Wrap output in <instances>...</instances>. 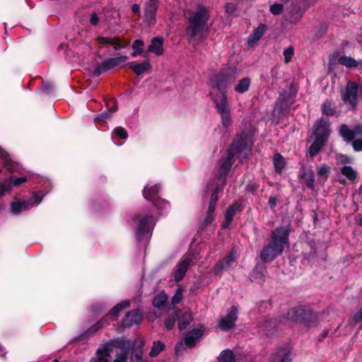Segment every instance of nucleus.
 <instances>
[{
  "label": "nucleus",
  "instance_id": "obj_1",
  "mask_svg": "<svg viewBox=\"0 0 362 362\" xmlns=\"http://www.w3.org/2000/svg\"><path fill=\"white\" fill-rule=\"evenodd\" d=\"M252 145L253 140L251 135L245 132L237 134L226 149V156L221 157L218 161L219 168L216 175V179L218 181H222L223 185H225L226 177L235 163V156L239 158L243 153L239 159V163L242 164L244 159L249 158Z\"/></svg>",
  "mask_w": 362,
  "mask_h": 362
},
{
  "label": "nucleus",
  "instance_id": "obj_2",
  "mask_svg": "<svg viewBox=\"0 0 362 362\" xmlns=\"http://www.w3.org/2000/svg\"><path fill=\"white\" fill-rule=\"evenodd\" d=\"M187 19L188 25L185 32L190 38H194L209 29L208 21L210 19V12L204 5L199 4L196 11H189Z\"/></svg>",
  "mask_w": 362,
  "mask_h": 362
},
{
  "label": "nucleus",
  "instance_id": "obj_3",
  "mask_svg": "<svg viewBox=\"0 0 362 362\" xmlns=\"http://www.w3.org/2000/svg\"><path fill=\"white\" fill-rule=\"evenodd\" d=\"M331 134L329 124L325 119L321 118L317 119L313 127V136L314 141L309 148V155L314 158L319 153L327 142Z\"/></svg>",
  "mask_w": 362,
  "mask_h": 362
},
{
  "label": "nucleus",
  "instance_id": "obj_4",
  "mask_svg": "<svg viewBox=\"0 0 362 362\" xmlns=\"http://www.w3.org/2000/svg\"><path fill=\"white\" fill-rule=\"evenodd\" d=\"M287 316L289 320L303 323L308 327H315L317 324V314L312 309L305 305L289 309Z\"/></svg>",
  "mask_w": 362,
  "mask_h": 362
},
{
  "label": "nucleus",
  "instance_id": "obj_5",
  "mask_svg": "<svg viewBox=\"0 0 362 362\" xmlns=\"http://www.w3.org/2000/svg\"><path fill=\"white\" fill-rule=\"evenodd\" d=\"M236 79L235 71L231 69H223L211 78L212 88L219 92H226Z\"/></svg>",
  "mask_w": 362,
  "mask_h": 362
},
{
  "label": "nucleus",
  "instance_id": "obj_6",
  "mask_svg": "<svg viewBox=\"0 0 362 362\" xmlns=\"http://www.w3.org/2000/svg\"><path fill=\"white\" fill-rule=\"evenodd\" d=\"M291 232L290 226H281L272 230L269 240L273 244L284 250L285 246L289 243V235Z\"/></svg>",
  "mask_w": 362,
  "mask_h": 362
},
{
  "label": "nucleus",
  "instance_id": "obj_7",
  "mask_svg": "<svg viewBox=\"0 0 362 362\" xmlns=\"http://www.w3.org/2000/svg\"><path fill=\"white\" fill-rule=\"evenodd\" d=\"M127 59V56H120L117 57H110L101 63H97L95 68L92 71V76L99 77L103 72L119 66L120 64L125 62Z\"/></svg>",
  "mask_w": 362,
  "mask_h": 362
},
{
  "label": "nucleus",
  "instance_id": "obj_8",
  "mask_svg": "<svg viewBox=\"0 0 362 362\" xmlns=\"http://www.w3.org/2000/svg\"><path fill=\"white\" fill-rule=\"evenodd\" d=\"M296 96V91L293 90L280 94L275 104V108L279 115H284L290 109L295 102Z\"/></svg>",
  "mask_w": 362,
  "mask_h": 362
},
{
  "label": "nucleus",
  "instance_id": "obj_9",
  "mask_svg": "<svg viewBox=\"0 0 362 362\" xmlns=\"http://www.w3.org/2000/svg\"><path fill=\"white\" fill-rule=\"evenodd\" d=\"M283 251L276 244H273L269 240L261 250L259 257L263 263H270L277 257L281 255Z\"/></svg>",
  "mask_w": 362,
  "mask_h": 362
},
{
  "label": "nucleus",
  "instance_id": "obj_10",
  "mask_svg": "<svg viewBox=\"0 0 362 362\" xmlns=\"http://www.w3.org/2000/svg\"><path fill=\"white\" fill-rule=\"evenodd\" d=\"M159 7V0H148L145 4L144 20L149 28L153 27L156 23V16Z\"/></svg>",
  "mask_w": 362,
  "mask_h": 362
},
{
  "label": "nucleus",
  "instance_id": "obj_11",
  "mask_svg": "<svg viewBox=\"0 0 362 362\" xmlns=\"http://www.w3.org/2000/svg\"><path fill=\"white\" fill-rule=\"evenodd\" d=\"M159 190L160 186L158 185L149 187H146L143 190V196L146 199L151 202L154 206L161 209L165 206L166 202L158 196Z\"/></svg>",
  "mask_w": 362,
  "mask_h": 362
},
{
  "label": "nucleus",
  "instance_id": "obj_12",
  "mask_svg": "<svg viewBox=\"0 0 362 362\" xmlns=\"http://www.w3.org/2000/svg\"><path fill=\"white\" fill-rule=\"evenodd\" d=\"M358 86L356 83L349 81L346 86L345 90L341 93V99L346 103H349L354 109L358 105Z\"/></svg>",
  "mask_w": 362,
  "mask_h": 362
},
{
  "label": "nucleus",
  "instance_id": "obj_13",
  "mask_svg": "<svg viewBox=\"0 0 362 362\" xmlns=\"http://www.w3.org/2000/svg\"><path fill=\"white\" fill-rule=\"evenodd\" d=\"M238 309L235 305L230 307L227 310L226 315L218 322V327L221 330L228 332L235 326L238 320Z\"/></svg>",
  "mask_w": 362,
  "mask_h": 362
},
{
  "label": "nucleus",
  "instance_id": "obj_14",
  "mask_svg": "<svg viewBox=\"0 0 362 362\" xmlns=\"http://www.w3.org/2000/svg\"><path fill=\"white\" fill-rule=\"evenodd\" d=\"M142 320L141 311L136 308L128 311L123 317L120 324L118 326L119 328H130L133 325H139Z\"/></svg>",
  "mask_w": 362,
  "mask_h": 362
},
{
  "label": "nucleus",
  "instance_id": "obj_15",
  "mask_svg": "<svg viewBox=\"0 0 362 362\" xmlns=\"http://www.w3.org/2000/svg\"><path fill=\"white\" fill-rule=\"evenodd\" d=\"M153 218L152 215H146L139 219L136 233V238L138 242H142L148 239L151 230L149 223Z\"/></svg>",
  "mask_w": 362,
  "mask_h": 362
},
{
  "label": "nucleus",
  "instance_id": "obj_16",
  "mask_svg": "<svg viewBox=\"0 0 362 362\" xmlns=\"http://www.w3.org/2000/svg\"><path fill=\"white\" fill-rule=\"evenodd\" d=\"M236 260L235 253L233 251L226 255L221 260L214 266L213 272L215 275L221 274L223 271L228 270Z\"/></svg>",
  "mask_w": 362,
  "mask_h": 362
},
{
  "label": "nucleus",
  "instance_id": "obj_17",
  "mask_svg": "<svg viewBox=\"0 0 362 362\" xmlns=\"http://www.w3.org/2000/svg\"><path fill=\"white\" fill-rule=\"evenodd\" d=\"M292 352L288 346H279L272 354L269 362H292Z\"/></svg>",
  "mask_w": 362,
  "mask_h": 362
},
{
  "label": "nucleus",
  "instance_id": "obj_18",
  "mask_svg": "<svg viewBox=\"0 0 362 362\" xmlns=\"http://www.w3.org/2000/svg\"><path fill=\"white\" fill-rule=\"evenodd\" d=\"M96 40L100 44H103V45L109 44V45L113 46L114 49L116 51L126 48L130 44L129 40L122 39L119 37H115L110 39L107 37L98 36L96 38Z\"/></svg>",
  "mask_w": 362,
  "mask_h": 362
},
{
  "label": "nucleus",
  "instance_id": "obj_19",
  "mask_svg": "<svg viewBox=\"0 0 362 362\" xmlns=\"http://www.w3.org/2000/svg\"><path fill=\"white\" fill-rule=\"evenodd\" d=\"M107 110L95 116V119L101 124L105 123L112 114L117 110V103L115 98H111L106 102Z\"/></svg>",
  "mask_w": 362,
  "mask_h": 362
},
{
  "label": "nucleus",
  "instance_id": "obj_20",
  "mask_svg": "<svg viewBox=\"0 0 362 362\" xmlns=\"http://www.w3.org/2000/svg\"><path fill=\"white\" fill-rule=\"evenodd\" d=\"M191 262L192 259L189 258H185L180 261L177 265L176 270L174 272V280L175 282H180L183 279Z\"/></svg>",
  "mask_w": 362,
  "mask_h": 362
},
{
  "label": "nucleus",
  "instance_id": "obj_21",
  "mask_svg": "<svg viewBox=\"0 0 362 362\" xmlns=\"http://www.w3.org/2000/svg\"><path fill=\"white\" fill-rule=\"evenodd\" d=\"M217 112L220 114L221 118V123L223 127H228L231 122L230 120V111L228 102L223 104H218L216 107Z\"/></svg>",
  "mask_w": 362,
  "mask_h": 362
},
{
  "label": "nucleus",
  "instance_id": "obj_22",
  "mask_svg": "<svg viewBox=\"0 0 362 362\" xmlns=\"http://www.w3.org/2000/svg\"><path fill=\"white\" fill-rule=\"evenodd\" d=\"M164 40L162 37H155L151 40V44L148 47V51L160 56L163 53Z\"/></svg>",
  "mask_w": 362,
  "mask_h": 362
},
{
  "label": "nucleus",
  "instance_id": "obj_23",
  "mask_svg": "<svg viewBox=\"0 0 362 362\" xmlns=\"http://www.w3.org/2000/svg\"><path fill=\"white\" fill-rule=\"evenodd\" d=\"M128 67L132 69L137 76H140L145 71L151 69L152 66L148 61L142 63H136L135 62L127 64Z\"/></svg>",
  "mask_w": 362,
  "mask_h": 362
},
{
  "label": "nucleus",
  "instance_id": "obj_24",
  "mask_svg": "<svg viewBox=\"0 0 362 362\" xmlns=\"http://www.w3.org/2000/svg\"><path fill=\"white\" fill-rule=\"evenodd\" d=\"M29 202L26 201H17L12 202L11 204V212L14 215H19L22 211L30 209Z\"/></svg>",
  "mask_w": 362,
  "mask_h": 362
},
{
  "label": "nucleus",
  "instance_id": "obj_25",
  "mask_svg": "<svg viewBox=\"0 0 362 362\" xmlns=\"http://www.w3.org/2000/svg\"><path fill=\"white\" fill-rule=\"evenodd\" d=\"M339 135L343 138L344 141L346 143L352 142L356 137L354 129H350L349 126L346 124L341 125L339 129Z\"/></svg>",
  "mask_w": 362,
  "mask_h": 362
},
{
  "label": "nucleus",
  "instance_id": "obj_26",
  "mask_svg": "<svg viewBox=\"0 0 362 362\" xmlns=\"http://www.w3.org/2000/svg\"><path fill=\"white\" fill-rule=\"evenodd\" d=\"M268 27L266 24L260 23L252 32V34L250 35L248 37L249 42H257L259 40L262 36L264 35L265 32L267 30Z\"/></svg>",
  "mask_w": 362,
  "mask_h": 362
},
{
  "label": "nucleus",
  "instance_id": "obj_27",
  "mask_svg": "<svg viewBox=\"0 0 362 362\" xmlns=\"http://www.w3.org/2000/svg\"><path fill=\"white\" fill-rule=\"evenodd\" d=\"M130 301L129 300H124L122 302L115 305L108 313L109 315L113 318L115 320L117 319L120 312L125 308H127L130 306Z\"/></svg>",
  "mask_w": 362,
  "mask_h": 362
},
{
  "label": "nucleus",
  "instance_id": "obj_28",
  "mask_svg": "<svg viewBox=\"0 0 362 362\" xmlns=\"http://www.w3.org/2000/svg\"><path fill=\"white\" fill-rule=\"evenodd\" d=\"M193 320L191 312L186 311L178 318V328L180 331L186 329Z\"/></svg>",
  "mask_w": 362,
  "mask_h": 362
},
{
  "label": "nucleus",
  "instance_id": "obj_29",
  "mask_svg": "<svg viewBox=\"0 0 362 362\" xmlns=\"http://www.w3.org/2000/svg\"><path fill=\"white\" fill-rule=\"evenodd\" d=\"M100 329H102V327L97 322L93 326L87 329L84 332L76 337L74 339V341H81L88 339L90 336L95 334Z\"/></svg>",
  "mask_w": 362,
  "mask_h": 362
},
{
  "label": "nucleus",
  "instance_id": "obj_30",
  "mask_svg": "<svg viewBox=\"0 0 362 362\" xmlns=\"http://www.w3.org/2000/svg\"><path fill=\"white\" fill-rule=\"evenodd\" d=\"M209 95L211 97L212 101L215 103L216 107L218 106V104H223L228 102L226 92L218 91L216 93L210 92Z\"/></svg>",
  "mask_w": 362,
  "mask_h": 362
},
{
  "label": "nucleus",
  "instance_id": "obj_31",
  "mask_svg": "<svg viewBox=\"0 0 362 362\" xmlns=\"http://www.w3.org/2000/svg\"><path fill=\"white\" fill-rule=\"evenodd\" d=\"M274 166L275 172L280 174L285 168L286 161L284 158L279 153L274 154L273 158Z\"/></svg>",
  "mask_w": 362,
  "mask_h": 362
},
{
  "label": "nucleus",
  "instance_id": "obj_32",
  "mask_svg": "<svg viewBox=\"0 0 362 362\" xmlns=\"http://www.w3.org/2000/svg\"><path fill=\"white\" fill-rule=\"evenodd\" d=\"M250 83V78L248 77L241 78L238 81V85L234 88V90L238 93H244L249 90Z\"/></svg>",
  "mask_w": 362,
  "mask_h": 362
},
{
  "label": "nucleus",
  "instance_id": "obj_33",
  "mask_svg": "<svg viewBox=\"0 0 362 362\" xmlns=\"http://www.w3.org/2000/svg\"><path fill=\"white\" fill-rule=\"evenodd\" d=\"M338 61L340 64L349 69L356 68L358 65V62L351 57L341 56Z\"/></svg>",
  "mask_w": 362,
  "mask_h": 362
},
{
  "label": "nucleus",
  "instance_id": "obj_34",
  "mask_svg": "<svg viewBox=\"0 0 362 362\" xmlns=\"http://www.w3.org/2000/svg\"><path fill=\"white\" fill-rule=\"evenodd\" d=\"M218 362H236L233 351L229 349L222 351L218 357Z\"/></svg>",
  "mask_w": 362,
  "mask_h": 362
},
{
  "label": "nucleus",
  "instance_id": "obj_35",
  "mask_svg": "<svg viewBox=\"0 0 362 362\" xmlns=\"http://www.w3.org/2000/svg\"><path fill=\"white\" fill-rule=\"evenodd\" d=\"M144 42L141 39L135 40L132 45V48L133 52L131 54L132 57H135L139 55H141L144 52Z\"/></svg>",
  "mask_w": 362,
  "mask_h": 362
},
{
  "label": "nucleus",
  "instance_id": "obj_36",
  "mask_svg": "<svg viewBox=\"0 0 362 362\" xmlns=\"http://www.w3.org/2000/svg\"><path fill=\"white\" fill-rule=\"evenodd\" d=\"M341 173L347 179L354 181L357 177L358 173L351 166L344 165L341 168Z\"/></svg>",
  "mask_w": 362,
  "mask_h": 362
},
{
  "label": "nucleus",
  "instance_id": "obj_37",
  "mask_svg": "<svg viewBox=\"0 0 362 362\" xmlns=\"http://www.w3.org/2000/svg\"><path fill=\"white\" fill-rule=\"evenodd\" d=\"M165 349V345L160 341H155L153 343L149 356L152 358L157 356L162 351Z\"/></svg>",
  "mask_w": 362,
  "mask_h": 362
},
{
  "label": "nucleus",
  "instance_id": "obj_38",
  "mask_svg": "<svg viewBox=\"0 0 362 362\" xmlns=\"http://www.w3.org/2000/svg\"><path fill=\"white\" fill-rule=\"evenodd\" d=\"M168 300V296L165 293H159L156 295L153 300V305L155 308H162Z\"/></svg>",
  "mask_w": 362,
  "mask_h": 362
},
{
  "label": "nucleus",
  "instance_id": "obj_39",
  "mask_svg": "<svg viewBox=\"0 0 362 362\" xmlns=\"http://www.w3.org/2000/svg\"><path fill=\"white\" fill-rule=\"evenodd\" d=\"M143 346L141 344L136 349H133L130 362H142Z\"/></svg>",
  "mask_w": 362,
  "mask_h": 362
},
{
  "label": "nucleus",
  "instance_id": "obj_40",
  "mask_svg": "<svg viewBox=\"0 0 362 362\" xmlns=\"http://www.w3.org/2000/svg\"><path fill=\"white\" fill-rule=\"evenodd\" d=\"M244 209V206L243 204L239 201H235L232 204H230L227 211H228L232 215L235 216L236 213H241Z\"/></svg>",
  "mask_w": 362,
  "mask_h": 362
},
{
  "label": "nucleus",
  "instance_id": "obj_41",
  "mask_svg": "<svg viewBox=\"0 0 362 362\" xmlns=\"http://www.w3.org/2000/svg\"><path fill=\"white\" fill-rule=\"evenodd\" d=\"M4 168L6 169V171L12 173H14L19 169V165L18 163L12 161L10 158L8 159H6L5 161L3 162Z\"/></svg>",
  "mask_w": 362,
  "mask_h": 362
},
{
  "label": "nucleus",
  "instance_id": "obj_42",
  "mask_svg": "<svg viewBox=\"0 0 362 362\" xmlns=\"http://www.w3.org/2000/svg\"><path fill=\"white\" fill-rule=\"evenodd\" d=\"M322 112L327 116H333L336 111L334 108L332 107V103L329 100H326L322 105Z\"/></svg>",
  "mask_w": 362,
  "mask_h": 362
},
{
  "label": "nucleus",
  "instance_id": "obj_43",
  "mask_svg": "<svg viewBox=\"0 0 362 362\" xmlns=\"http://www.w3.org/2000/svg\"><path fill=\"white\" fill-rule=\"evenodd\" d=\"M330 173L331 168L326 164L322 165L320 168L317 169V175L320 177H324L325 180L327 179Z\"/></svg>",
  "mask_w": 362,
  "mask_h": 362
},
{
  "label": "nucleus",
  "instance_id": "obj_44",
  "mask_svg": "<svg viewBox=\"0 0 362 362\" xmlns=\"http://www.w3.org/2000/svg\"><path fill=\"white\" fill-rule=\"evenodd\" d=\"M8 182L11 183V191L13 186H19L21 184L27 181L26 177H16L14 176H11L8 180Z\"/></svg>",
  "mask_w": 362,
  "mask_h": 362
},
{
  "label": "nucleus",
  "instance_id": "obj_45",
  "mask_svg": "<svg viewBox=\"0 0 362 362\" xmlns=\"http://www.w3.org/2000/svg\"><path fill=\"white\" fill-rule=\"evenodd\" d=\"M214 216L206 214L204 221H202L199 226V231H204L213 222Z\"/></svg>",
  "mask_w": 362,
  "mask_h": 362
},
{
  "label": "nucleus",
  "instance_id": "obj_46",
  "mask_svg": "<svg viewBox=\"0 0 362 362\" xmlns=\"http://www.w3.org/2000/svg\"><path fill=\"white\" fill-rule=\"evenodd\" d=\"M182 293H183V289L180 286H179L176 289L175 293L174 294V296L172 298L171 303L173 305H177L180 303V301L183 297Z\"/></svg>",
  "mask_w": 362,
  "mask_h": 362
},
{
  "label": "nucleus",
  "instance_id": "obj_47",
  "mask_svg": "<svg viewBox=\"0 0 362 362\" xmlns=\"http://www.w3.org/2000/svg\"><path fill=\"white\" fill-rule=\"evenodd\" d=\"M205 327L201 325L199 328H194L188 333L194 337L196 339L199 340L204 334Z\"/></svg>",
  "mask_w": 362,
  "mask_h": 362
},
{
  "label": "nucleus",
  "instance_id": "obj_48",
  "mask_svg": "<svg viewBox=\"0 0 362 362\" xmlns=\"http://www.w3.org/2000/svg\"><path fill=\"white\" fill-rule=\"evenodd\" d=\"M302 178L305 179L306 187L309 189H314V182H315V177L313 173H310V175H307L305 173Z\"/></svg>",
  "mask_w": 362,
  "mask_h": 362
},
{
  "label": "nucleus",
  "instance_id": "obj_49",
  "mask_svg": "<svg viewBox=\"0 0 362 362\" xmlns=\"http://www.w3.org/2000/svg\"><path fill=\"white\" fill-rule=\"evenodd\" d=\"M113 134L121 139H126L128 137L127 130L122 127H117L113 130Z\"/></svg>",
  "mask_w": 362,
  "mask_h": 362
},
{
  "label": "nucleus",
  "instance_id": "obj_50",
  "mask_svg": "<svg viewBox=\"0 0 362 362\" xmlns=\"http://www.w3.org/2000/svg\"><path fill=\"white\" fill-rule=\"evenodd\" d=\"M284 9V5L279 3H275L269 6V11L274 15H279Z\"/></svg>",
  "mask_w": 362,
  "mask_h": 362
},
{
  "label": "nucleus",
  "instance_id": "obj_51",
  "mask_svg": "<svg viewBox=\"0 0 362 362\" xmlns=\"http://www.w3.org/2000/svg\"><path fill=\"white\" fill-rule=\"evenodd\" d=\"M197 339H196L194 337L189 334L188 332L185 334V344L189 348H193L196 345Z\"/></svg>",
  "mask_w": 362,
  "mask_h": 362
},
{
  "label": "nucleus",
  "instance_id": "obj_52",
  "mask_svg": "<svg viewBox=\"0 0 362 362\" xmlns=\"http://www.w3.org/2000/svg\"><path fill=\"white\" fill-rule=\"evenodd\" d=\"M234 216L230 214L228 211H226L225 214V220L221 224V228L222 229H226L229 228L230 225L231 224Z\"/></svg>",
  "mask_w": 362,
  "mask_h": 362
},
{
  "label": "nucleus",
  "instance_id": "obj_53",
  "mask_svg": "<svg viewBox=\"0 0 362 362\" xmlns=\"http://www.w3.org/2000/svg\"><path fill=\"white\" fill-rule=\"evenodd\" d=\"M10 184L8 180L0 182V197L4 195L5 192L11 191Z\"/></svg>",
  "mask_w": 362,
  "mask_h": 362
},
{
  "label": "nucleus",
  "instance_id": "obj_54",
  "mask_svg": "<svg viewBox=\"0 0 362 362\" xmlns=\"http://www.w3.org/2000/svg\"><path fill=\"white\" fill-rule=\"evenodd\" d=\"M328 30V26L327 24H321L316 31L315 36L317 38L322 37Z\"/></svg>",
  "mask_w": 362,
  "mask_h": 362
},
{
  "label": "nucleus",
  "instance_id": "obj_55",
  "mask_svg": "<svg viewBox=\"0 0 362 362\" xmlns=\"http://www.w3.org/2000/svg\"><path fill=\"white\" fill-rule=\"evenodd\" d=\"M294 54V49L293 47L290 46L286 49L284 51V61L286 63H288Z\"/></svg>",
  "mask_w": 362,
  "mask_h": 362
},
{
  "label": "nucleus",
  "instance_id": "obj_56",
  "mask_svg": "<svg viewBox=\"0 0 362 362\" xmlns=\"http://www.w3.org/2000/svg\"><path fill=\"white\" fill-rule=\"evenodd\" d=\"M111 320H115L112 317L107 313L104 317H103L98 323L101 326L102 328L110 325Z\"/></svg>",
  "mask_w": 362,
  "mask_h": 362
},
{
  "label": "nucleus",
  "instance_id": "obj_57",
  "mask_svg": "<svg viewBox=\"0 0 362 362\" xmlns=\"http://www.w3.org/2000/svg\"><path fill=\"white\" fill-rule=\"evenodd\" d=\"M175 321L176 319L175 316L167 318L164 322L165 329L167 330H171L175 326Z\"/></svg>",
  "mask_w": 362,
  "mask_h": 362
},
{
  "label": "nucleus",
  "instance_id": "obj_58",
  "mask_svg": "<svg viewBox=\"0 0 362 362\" xmlns=\"http://www.w3.org/2000/svg\"><path fill=\"white\" fill-rule=\"evenodd\" d=\"M259 184L257 182H250L246 185V190L254 194L259 189Z\"/></svg>",
  "mask_w": 362,
  "mask_h": 362
},
{
  "label": "nucleus",
  "instance_id": "obj_59",
  "mask_svg": "<svg viewBox=\"0 0 362 362\" xmlns=\"http://www.w3.org/2000/svg\"><path fill=\"white\" fill-rule=\"evenodd\" d=\"M42 199V197L36 193L27 201L29 202V204H30V207H32L34 205L39 204L41 202Z\"/></svg>",
  "mask_w": 362,
  "mask_h": 362
},
{
  "label": "nucleus",
  "instance_id": "obj_60",
  "mask_svg": "<svg viewBox=\"0 0 362 362\" xmlns=\"http://www.w3.org/2000/svg\"><path fill=\"white\" fill-rule=\"evenodd\" d=\"M351 144L356 152L362 151V138L354 139Z\"/></svg>",
  "mask_w": 362,
  "mask_h": 362
},
{
  "label": "nucleus",
  "instance_id": "obj_61",
  "mask_svg": "<svg viewBox=\"0 0 362 362\" xmlns=\"http://www.w3.org/2000/svg\"><path fill=\"white\" fill-rule=\"evenodd\" d=\"M111 351V349L109 346H104L102 349H98L97 351V354L99 356H103L107 358V356H110Z\"/></svg>",
  "mask_w": 362,
  "mask_h": 362
},
{
  "label": "nucleus",
  "instance_id": "obj_62",
  "mask_svg": "<svg viewBox=\"0 0 362 362\" xmlns=\"http://www.w3.org/2000/svg\"><path fill=\"white\" fill-rule=\"evenodd\" d=\"M236 9H237V6L233 3H227L225 5L226 13L229 15L233 14L236 11Z\"/></svg>",
  "mask_w": 362,
  "mask_h": 362
},
{
  "label": "nucleus",
  "instance_id": "obj_63",
  "mask_svg": "<svg viewBox=\"0 0 362 362\" xmlns=\"http://www.w3.org/2000/svg\"><path fill=\"white\" fill-rule=\"evenodd\" d=\"M52 89H53V86L49 83H43V84L41 87V91L45 94H49L50 92L52 90Z\"/></svg>",
  "mask_w": 362,
  "mask_h": 362
},
{
  "label": "nucleus",
  "instance_id": "obj_64",
  "mask_svg": "<svg viewBox=\"0 0 362 362\" xmlns=\"http://www.w3.org/2000/svg\"><path fill=\"white\" fill-rule=\"evenodd\" d=\"M361 320H362V308L357 313H356L352 317V321L354 324H357L359 322H361Z\"/></svg>",
  "mask_w": 362,
  "mask_h": 362
}]
</instances>
